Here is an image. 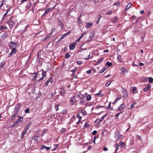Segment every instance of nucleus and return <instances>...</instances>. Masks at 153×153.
<instances>
[{"label":"nucleus","instance_id":"28","mask_svg":"<svg viewBox=\"0 0 153 153\" xmlns=\"http://www.w3.org/2000/svg\"><path fill=\"white\" fill-rule=\"evenodd\" d=\"M107 114H105L104 116H102V117L101 118V119L100 120V121L101 122L104 119L105 117L106 116Z\"/></svg>","mask_w":153,"mask_h":153},{"label":"nucleus","instance_id":"51","mask_svg":"<svg viewBox=\"0 0 153 153\" xmlns=\"http://www.w3.org/2000/svg\"><path fill=\"white\" fill-rule=\"evenodd\" d=\"M118 100L117 99H116L115 100V101H114V102H113L112 103L113 104H115L117 102V101Z\"/></svg>","mask_w":153,"mask_h":153},{"label":"nucleus","instance_id":"9","mask_svg":"<svg viewBox=\"0 0 153 153\" xmlns=\"http://www.w3.org/2000/svg\"><path fill=\"white\" fill-rule=\"evenodd\" d=\"M8 35L7 33H4L2 34L1 36V39L2 40H4V39L6 37L8 36Z\"/></svg>","mask_w":153,"mask_h":153},{"label":"nucleus","instance_id":"59","mask_svg":"<svg viewBox=\"0 0 153 153\" xmlns=\"http://www.w3.org/2000/svg\"><path fill=\"white\" fill-rule=\"evenodd\" d=\"M117 20V18H116L113 21V22H116Z\"/></svg>","mask_w":153,"mask_h":153},{"label":"nucleus","instance_id":"15","mask_svg":"<svg viewBox=\"0 0 153 153\" xmlns=\"http://www.w3.org/2000/svg\"><path fill=\"white\" fill-rule=\"evenodd\" d=\"M51 78H50L46 82L45 84V86H47L49 84V83L51 81Z\"/></svg>","mask_w":153,"mask_h":153},{"label":"nucleus","instance_id":"29","mask_svg":"<svg viewBox=\"0 0 153 153\" xmlns=\"http://www.w3.org/2000/svg\"><path fill=\"white\" fill-rule=\"evenodd\" d=\"M80 17H81V16H79L78 17V23L79 24H80L81 23H82V22H81V20H80Z\"/></svg>","mask_w":153,"mask_h":153},{"label":"nucleus","instance_id":"57","mask_svg":"<svg viewBox=\"0 0 153 153\" xmlns=\"http://www.w3.org/2000/svg\"><path fill=\"white\" fill-rule=\"evenodd\" d=\"M46 148V146H45L43 145H42V149H44Z\"/></svg>","mask_w":153,"mask_h":153},{"label":"nucleus","instance_id":"25","mask_svg":"<svg viewBox=\"0 0 153 153\" xmlns=\"http://www.w3.org/2000/svg\"><path fill=\"white\" fill-rule=\"evenodd\" d=\"M111 82L110 81H108L106 84L105 86L106 87H108L111 84Z\"/></svg>","mask_w":153,"mask_h":153},{"label":"nucleus","instance_id":"41","mask_svg":"<svg viewBox=\"0 0 153 153\" xmlns=\"http://www.w3.org/2000/svg\"><path fill=\"white\" fill-rule=\"evenodd\" d=\"M29 112V109L28 108H27L25 111V112L26 113H28Z\"/></svg>","mask_w":153,"mask_h":153},{"label":"nucleus","instance_id":"30","mask_svg":"<svg viewBox=\"0 0 153 153\" xmlns=\"http://www.w3.org/2000/svg\"><path fill=\"white\" fill-rule=\"evenodd\" d=\"M135 104H136V103L135 102H134V103L132 104H131V106L130 108V109H131L133 108L134 106V105Z\"/></svg>","mask_w":153,"mask_h":153},{"label":"nucleus","instance_id":"16","mask_svg":"<svg viewBox=\"0 0 153 153\" xmlns=\"http://www.w3.org/2000/svg\"><path fill=\"white\" fill-rule=\"evenodd\" d=\"M42 76L43 77H45L46 76V72L43 70H42Z\"/></svg>","mask_w":153,"mask_h":153},{"label":"nucleus","instance_id":"39","mask_svg":"<svg viewBox=\"0 0 153 153\" xmlns=\"http://www.w3.org/2000/svg\"><path fill=\"white\" fill-rule=\"evenodd\" d=\"M85 34V33H83L81 35V36L79 37V39H81L84 36Z\"/></svg>","mask_w":153,"mask_h":153},{"label":"nucleus","instance_id":"31","mask_svg":"<svg viewBox=\"0 0 153 153\" xmlns=\"http://www.w3.org/2000/svg\"><path fill=\"white\" fill-rule=\"evenodd\" d=\"M112 13V11L111 10H109L107 12L106 14L107 15H110Z\"/></svg>","mask_w":153,"mask_h":153},{"label":"nucleus","instance_id":"53","mask_svg":"<svg viewBox=\"0 0 153 153\" xmlns=\"http://www.w3.org/2000/svg\"><path fill=\"white\" fill-rule=\"evenodd\" d=\"M85 103V101L82 100L80 102V103L81 104H83Z\"/></svg>","mask_w":153,"mask_h":153},{"label":"nucleus","instance_id":"37","mask_svg":"<svg viewBox=\"0 0 153 153\" xmlns=\"http://www.w3.org/2000/svg\"><path fill=\"white\" fill-rule=\"evenodd\" d=\"M104 106H101L100 105H99L95 107V108H96V109H98L100 108V107H103Z\"/></svg>","mask_w":153,"mask_h":153},{"label":"nucleus","instance_id":"1","mask_svg":"<svg viewBox=\"0 0 153 153\" xmlns=\"http://www.w3.org/2000/svg\"><path fill=\"white\" fill-rule=\"evenodd\" d=\"M16 22V20L13 17H11L7 21V23L10 26V28H12Z\"/></svg>","mask_w":153,"mask_h":153},{"label":"nucleus","instance_id":"3","mask_svg":"<svg viewBox=\"0 0 153 153\" xmlns=\"http://www.w3.org/2000/svg\"><path fill=\"white\" fill-rule=\"evenodd\" d=\"M75 98L74 97H71L70 99V102L71 105H73L75 102Z\"/></svg>","mask_w":153,"mask_h":153},{"label":"nucleus","instance_id":"14","mask_svg":"<svg viewBox=\"0 0 153 153\" xmlns=\"http://www.w3.org/2000/svg\"><path fill=\"white\" fill-rule=\"evenodd\" d=\"M23 118L22 117L19 116L17 120H18V121L19 122H22L23 121Z\"/></svg>","mask_w":153,"mask_h":153},{"label":"nucleus","instance_id":"48","mask_svg":"<svg viewBox=\"0 0 153 153\" xmlns=\"http://www.w3.org/2000/svg\"><path fill=\"white\" fill-rule=\"evenodd\" d=\"M77 117H78V118H82V117L80 116V114H77Z\"/></svg>","mask_w":153,"mask_h":153},{"label":"nucleus","instance_id":"44","mask_svg":"<svg viewBox=\"0 0 153 153\" xmlns=\"http://www.w3.org/2000/svg\"><path fill=\"white\" fill-rule=\"evenodd\" d=\"M59 105H56L55 107V109L56 110V111H58L59 110Z\"/></svg>","mask_w":153,"mask_h":153},{"label":"nucleus","instance_id":"8","mask_svg":"<svg viewBox=\"0 0 153 153\" xmlns=\"http://www.w3.org/2000/svg\"><path fill=\"white\" fill-rule=\"evenodd\" d=\"M151 85L150 84H148L147 87L145 88L144 89V91L145 92L149 90L151 88Z\"/></svg>","mask_w":153,"mask_h":153},{"label":"nucleus","instance_id":"24","mask_svg":"<svg viewBox=\"0 0 153 153\" xmlns=\"http://www.w3.org/2000/svg\"><path fill=\"white\" fill-rule=\"evenodd\" d=\"M11 52L13 53H16V50L15 48H14L12 50Z\"/></svg>","mask_w":153,"mask_h":153},{"label":"nucleus","instance_id":"62","mask_svg":"<svg viewBox=\"0 0 153 153\" xmlns=\"http://www.w3.org/2000/svg\"><path fill=\"white\" fill-rule=\"evenodd\" d=\"M8 11H9L8 10H7V11L6 12V13L4 14V17L5 16H6L7 15V13H8Z\"/></svg>","mask_w":153,"mask_h":153},{"label":"nucleus","instance_id":"52","mask_svg":"<svg viewBox=\"0 0 153 153\" xmlns=\"http://www.w3.org/2000/svg\"><path fill=\"white\" fill-rule=\"evenodd\" d=\"M108 52H109V50L108 49L104 50V52L106 53H108Z\"/></svg>","mask_w":153,"mask_h":153},{"label":"nucleus","instance_id":"6","mask_svg":"<svg viewBox=\"0 0 153 153\" xmlns=\"http://www.w3.org/2000/svg\"><path fill=\"white\" fill-rule=\"evenodd\" d=\"M120 70L121 71L122 74H124L127 72V70L124 67H121L120 68Z\"/></svg>","mask_w":153,"mask_h":153},{"label":"nucleus","instance_id":"26","mask_svg":"<svg viewBox=\"0 0 153 153\" xmlns=\"http://www.w3.org/2000/svg\"><path fill=\"white\" fill-rule=\"evenodd\" d=\"M71 56V55H69L68 53H67L65 54V57L66 58H68L69 57H70Z\"/></svg>","mask_w":153,"mask_h":153},{"label":"nucleus","instance_id":"4","mask_svg":"<svg viewBox=\"0 0 153 153\" xmlns=\"http://www.w3.org/2000/svg\"><path fill=\"white\" fill-rule=\"evenodd\" d=\"M76 44L75 43H74L73 44H71L69 46V49L71 50H74L76 47Z\"/></svg>","mask_w":153,"mask_h":153},{"label":"nucleus","instance_id":"64","mask_svg":"<svg viewBox=\"0 0 153 153\" xmlns=\"http://www.w3.org/2000/svg\"><path fill=\"white\" fill-rule=\"evenodd\" d=\"M54 146L56 148L58 147V144L54 145Z\"/></svg>","mask_w":153,"mask_h":153},{"label":"nucleus","instance_id":"47","mask_svg":"<svg viewBox=\"0 0 153 153\" xmlns=\"http://www.w3.org/2000/svg\"><path fill=\"white\" fill-rule=\"evenodd\" d=\"M38 76V73L36 74V75L33 78V80H35L36 79V78Z\"/></svg>","mask_w":153,"mask_h":153},{"label":"nucleus","instance_id":"49","mask_svg":"<svg viewBox=\"0 0 153 153\" xmlns=\"http://www.w3.org/2000/svg\"><path fill=\"white\" fill-rule=\"evenodd\" d=\"M13 54V53L11 52L9 54H8V56L10 57Z\"/></svg>","mask_w":153,"mask_h":153},{"label":"nucleus","instance_id":"2","mask_svg":"<svg viewBox=\"0 0 153 153\" xmlns=\"http://www.w3.org/2000/svg\"><path fill=\"white\" fill-rule=\"evenodd\" d=\"M125 144L123 142H121L120 143H119V145H118L117 144H116L114 147L116 148V149L115 151V152H116L117 151V150L118 148V146H120L121 148H122L125 146Z\"/></svg>","mask_w":153,"mask_h":153},{"label":"nucleus","instance_id":"20","mask_svg":"<svg viewBox=\"0 0 153 153\" xmlns=\"http://www.w3.org/2000/svg\"><path fill=\"white\" fill-rule=\"evenodd\" d=\"M51 9V8H48L45 10V14H46L48 13L50 10Z\"/></svg>","mask_w":153,"mask_h":153},{"label":"nucleus","instance_id":"18","mask_svg":"<svg viewBox=\"0 0 153 153\" xmlns=\"http://www.w3.org/2000/svg\"><path fill=\"white\" fill-rule=\"evenodd\" d=\"M31 125V123H29L28 124L27 126L25 128V129H26V130H27L29 128H30V126Z\"/></svg>","mask_w":153,"mask_h":153},{"label":"nucleus","instance_id":"12","mask_svg":"<svg viewBox=\"0 0 153 153\" xmlns=\"http://www.w3.org/2000/svg\"><path fill=\"white\" fill-rule=\"evenodd\" d=\"M103 59V58H101L100 59L98 60L97 62V63L95 64V65H99L100 63L102 62V60Z\"/></svg>","mask_w":153,"mask_h":153},{"label":"nucleus","instance_id":"33","mask_svg":"<svg viewBox=\"0 0 153 153\" xmlns=\"http://www.w3.org/2000/svg\"><path fill=\"white\" fill-rule=\"evenodd\" d=\"M120 3L119 2H115L114 4V5H116L117 6H118L119 5H120Z\"/></svg>","mask_w":153,"mask_h":153},{"label":"nucleus","instance_id":"50","mask_svg":"<svg viewBox=\"0 0 153 153\" xmlns=\"http://www.w3.org/2000/svg\"><path fill=\"white\" fill-rule=\"evenodd\" d=\"M108 150V149L107 147H104L103 148V150L105 151H107Z\"/></svg>","mask_w":153,"mask_h":153},{"label":"nucleus","instance_id":"38","mask_svg":"<svg viewBox=\"0 0 153 153\" xmlns=\"http://www.w3.org/2000/svg\"><path fill=\"white\" fill-rule=\"evenodd\" d=\"M82 62L81 61H78L77 62V63L78 65H80L82 63Z\"/></svg>","mask_w":153,"mask_h":153},{"label":"nucleus","instance_id":"5","mask_svg":"<svg viewBox=\"0 0 153 153\" xmlns=\"http://www.w3.org/2000/svg\"><path fill=\"white\" fill-rule=\"evenodd\" d=\"M17 45V44L15 42H11L9 44V46L10 48H12L13 47Z\"/></svg>","mask_w":153,"mask_h":153},{"label":"nucleus","instance_id":"45","mask_svg":"<svg viewBox=\"0 0 153 153\" xmlns=\"http://www.w3.org/2000/svg\"><path fill=\"white\" fill-rule=\"evenodd\" d=\"M56 30L55 28H53L52 29L51 34H52V33L55 31Z\"/></svg>","mask_w":153,"mask_h":153},{"label":"nucleus","instance_id":"56","mask_svg":"<svg viewBox=\"0 0 153 153\" xmlns=\"http://www.w3.org/2000/svg\"><path fill=\"white\" fill-rule=\"evenodd\" d=\"M139 64L140 66H142L143 65V63H139Z\"/></svg>","mask_w":153,"mask_h":153},{"label":"nucleus","instance_id":"7","mask_svg":"<svg viewBox=\"0 0 153 153\" xmlns=\"http://www.w3.org/2000/svg\"><path fill=\"white\" fill-rule=\"evenodd\" d=\"M116 135L117 136L118 139L119 140L122 138L123 137V135L122 134H120V133L119 131L117 132Z\"/></svg>","mask_w":153,"mask_h":153},{"label":"nucleus","instance_id":"13","mask_svg":"<svg viewBox=\"0 0 153 153\" xmlns=\"http://www.w3.org/2000/svg\"><path fill=\"white\" fill-rule=\"evenodd\" d=\"M27 130L26 129H25L23 131L21 134V136H22V138L26 134L27 132Z\"/></svg>","mask_w":153,"mask_h":153},{"label":"nucleus","instance_id":"61","mask_svg":"<svg viewBox=\"0 0 153 153\" xmlns=\"http://www.w3.org/2000/svg\"><path fill=\"white\" fill-rule=\"evenodd\" d=\"M121 97H117V99L118 100H119L121 99Z\"/></svg>","mask_w":153,"mask_h":153},{"label":"nucleus","instance_id":"54","mask_svg":"<svg viewBox=\"0 0 153 153\" xmlns=\"http://www.w3.org/2000/svg\"><path fill=\"white\" fill-rule=\"evenodd\" d=\"M60 93L61 95H63L64 94V92H62V91H60Z\"/></svg>","mask_w":153,"mask_h":153},{"label":"nucleus","instance_id":"46","mask_svg":"<svg viewBox=\"0 0 153 153\" xmlns=\"http://www.w3.org/2000/svg\"><path fill=\"white\" fill-rule=\"evenodd\" d=\"M97 133V131H96L94 130L92 132V134L93 135H95Z\"/></svg>","mask_w":153,"mask_h":153},{"label":"nucleus","instance_id":"36","mask_svg":"<svg viewBox=\"0 0 153 153\" xmlns=\"http://www.w3.org/2000/svg\"><path fill=\"white\" fill-rule=\"evenodd\" d=\"M122 113V112H120V113H118L116 115V118H118L119 115L121 114V113Z\"/></svg>","mask_w":153,"mask_h":153},{"label":"nucleus","instance_id":"21","mask_svg":"<svg viewBox=\"0 0 153 153\" xmlns=\"http://www.w3.org/2000/svg\"><path fill=\"white\" fill-rule=\"evenodd\" d=\"M105 65L108 67H110L112 65V63L108 61L106 62Z\"/></svg>","mask_w":153,"mask_h":153},{"label":"nucleus","instance_id":"10","mask_svg":"<svg viewBox=\"0 0 153 153\" xmlns=\"http://www.w3.org/2000/svg\"><path fill=\"white\" fill-rule=\"evenodd\" d=\"M125 104L123 103L122 104L120 105V106L118 108V110L119 111H121L125 107Z\"/></svg>","mask_w":153,"mask_h":153},{"label":"nucleus","instance_id":"23","mask_svg":"<svg viewBox=\"0 0 153 153\" xmlns=\"http://www.w3.org/2000/svg\"><path fill=\"white\" fill-rule=\"evenodd\" d=\"M148 80L149 82L152 83L153 82V78L151 77H149V78Z\"/></svg>","mask_w":153,"mask_h":153},{"label":"nucleus","instance_id":"63","mask_svg":"<svg viewBox=\"0 0 153 153\" xmlns=\"http://www.w3.org/2000/svg\"><path fill=\"white\" fill-rule=\"evenodd\" d=\"M70 31H68V32L66 33H65V34H66V35H68L70 33Z\"/></svg>","mask_w":153,"mask_h":153},{"label":"nucleus","instance_id":"19","mask_svg":"<svg viewBox=\"0 0 153 153\" xmlns=\"http://www.w3.org/2000/svg\"><path fill=\"white\" fill-rule=\"evenodd\" d=\"M87 100L88 101H90L91 99V97L90 95H88L86 97Z\"/></svg>","mask_w":153,"mask_h":153},{"label":"nucleus","instance_id":"17","mask_svg":"<svg viewBox=\"0 0 153 153\" xmlns=\"http://www.w3.org/2000/svg\"><path fill=\"white\" fill-rule=\"evenodd\" d=\"M92 25V23L91 22H88L86 24V27L87 28H89Z\"/></svg>","mask_w":153,"mask_h":153},{"label":"nucleus","instance_id":"27","mask_svg":"<svg viewBox=\"0 0 153 153\" xmlns=\"http://www.w3.org/2000/svg\"><path fill=\"white\" fill-rule=\"evenodd\" d=\"M117 59H118V60L119 62H122V58H121V56L120 55V56H118L117 57Z\"/></svg>","mask_w":153,"mask_h":153},{"label":"nucleus","instance_id":"11","mask_svg":"<svg viewBox=\"0 0 153 153\" xmlns=\"http://www.w3.org/2000/svg\"><path fill=\"white\" fill-rule=\"evenodd\" d=\"M131 5H132V4L131 3H128V5L126 6V8H125L126 10H128L130 7L131 6Z\"/></svg>","mask_w":153,"mask_h":153},{"label":"nucleus","instance_id":"58","mask_svg":"<svg viewBox=\"0 0 153 153\" xmlns=\"http://www.w3.org/2000/svg\"><path fill=\"white\" fill-rule=\"evenodd\" d=\"M81 122V120L79 119V120L76 123V124H78L79 123H80Z\"/></svg>","mask_w":153,"mask_h":153},{"label":"nucleus","instance_id":"32","mask_svg":"<svg viewBox=\"0 0 153 153\" xmlns=\"http://www.w3.org/2000/svg\"><path fill=\"white\" fill-rule=\"evenodd\" d=\"M67 35H66V34H65H65H64V35H63L61 37V39H60V40H61L62 39H64Z\"/></svg>","mask_w":153,"mask_h":153},{"label":"nucleus","instance_id":"40","mask_svg":"<svg viewBox=\"0 0 153 153\" xmlns=\"http://www.w3.org/2000/svg\"><path fill=\"white\" fill-rule=\"evenodd\" d=\"M16 114H14L12 115L11 117H10V118H11V120H13L14 119V118L15 117L16 115Z\"/></svg>","mask_w":153,"mask_h":153},{"label":"nucleus","instance_id":"55","mask_svg":"<svg viewBox=\"0 0 153 153\" xmlns=\"http://www.w3.org/2000/svg\"><path fill=\"white\" fill-rule=\"evenodd\" d=\"M111 102H110L109 103V105H108V106L107 107V108H109V107H110L111 105Z\"/></svg>","mask_w":153,"mask_h":153},{"label":"nucleus","instance_id":"35","mask_svg":"<svg viewBox=\"0 0 153 153\" xmlns=\"http://www.w3.org/2000/svg\"><path fill=\"white\" fill-rule=\"evenodd\" d=\"M101 91L97 94H96V95H99L100 97H102L103 95L102 94H100Z\"/></svg>","mask_w":153,"mask_h":153},{"label":"nucleus","instance_id":"43","mask_svg":"<svg viewBox=\"0 0 153 153\" xmlns=\"http://www.w3.org/2000/svg\"><path fill=\"white\" fill-rule=\"evenodd\" d=\"M6 28L3 26H1L0 27V30L4 29Z\"/></svg>","mask_w":153,"mask_h":153},{"label":"nucleus","instance_id":"22","mask_svg":"<svg viewBox=\"0 0 153 153\" xmlns=\"http://www.w3.org/2000/svg\"><path fill=\"white\" fill-rule=\"evenodd\" d=\"M107 67H106L104 68H102V69L99 72L100 73H102L103 72L107 69Z\"/></svg>","mask_w":153,"mask_h":153},{"label":"nucleus","instance_id":"42","mask_svg":"<svg viewBox=\"0 0 153 153\" xmlns=\"http://www.w3.org/2000/svg\"><path fill=\"white\" fill-rule=\"evenodd\" d=\"M91 71L90 70H88L86 71V73L88 74H91Z\"/></svg>","mask_w":153,"mask_h":153},{"label":"nucleus","instance_id":"60","mask_svg":"<svg viewBox=\"0 0 153 153\" xmlns=\"http://www.w3.org/2000/svg\"><path fill=\"white\" fill-rule=\"evenodd\" d=\"M140 13L141 14H143L144 13V11L143 10H142L140 11Z\"/></svg>","mask_w":153,"mask_h":153},{"label":"nucleus","instance_id":"34","mask_svg":"<svg viewBox=\"0 0 153 153\" xmlns=\"http://www.w3.org/2000/svg\"><path fill=\"white\" fill-rule=\"evenodd\" d=\"M58 23H59V25H60V26H61V27H62L63 25V24L61 22V21H59Z\"/></svg>","mask_w":153,"mask_h":153}]
</instances>
